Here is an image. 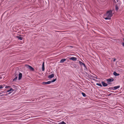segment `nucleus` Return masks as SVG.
Returning a JSON list of instances; mask_svg holds the SVG:
<instances>
[{
    "instance_id": "obj_1",
    "label": "nucleus",
    "mask_w": 124,
    "mask_h": 124,
    "mask_svg": "<svg viewBox=\"0 0 124 124\" xmlns=\"http://www.w3.org/2000/svg\"><path fill=\"white\" fill-rule=\"evenodd\" d=\"M112 16V10H109L107 12L105 15V16L106 17L104 18L106 20L110 19H111V17Z\"/></svg>"
},
{
    "instance_id": "obj_2",
    "label": "nucleus",
    "mask_w": 124,
    "mask_h": 124,
    "mask_svg": "<svg viewBox=\"0 0 124 124\" xmlns=\"http://www.w3.org/2000/svg\"><path fill=\"white\" fill-rule=\"evenodd\" d=\"M26 66L30 70L33 71L34 70V69L31 66L28 65H26Z\"/></svg>"
},
{
    "instance_id": "obj_3",
    "label": "nucleus",
    "mask_w": 124,
    "mask_h": 124,
    "mask_svg": "<svg viewBox=\"0 0 124 124\" xmlns=\"http://www.w3.org/2000/svg\"><path fill=\"white\" fill-rule=\"evenodd\" d=\"M114 81V79L113 78H108L106 79V81L108 82H111Z\"/></svg>"
},
{
    "instance_id": "obj_4",
    "label": "nucleus",
    "mask_w": 124,
    "mask_h": 124,
    "mask_svg": "<svg viewBox=\"0 0 124 124\" xmlns=\"http://www.w3.org/2000/svg\"><path fill=\"white\" fill-rule=\"evenodd\" d=\"M70 60H71L73 61H76L77 60V58L74 57H72L69 59Z\"/></svg>"
},
{
    "instance_id": "obj_5",
    "label": "nucleus",
    "mask_w": 124,
    "mask_h": 124,
    "mask_svg": "<svg viewBox=\"0 0 124 124\" xmlns=\"http://www.w3.org/2000/svg\"><path fill=\"white\" fill-rule=\"evenodd\" d=\"M22 77V74L21 73H20L18 75V79L19 80Z\"/></svg>"
},
{
    "instance_id": "obj_6",
    "label": "nucleus",
    "mask_w": 124,
    "mask_h": 124,
    "mask_svg": "<svg viewBox=\"0 0 124 124\" xmlns=\"http://www.w3.org/2000/svg\"><path fill=\"white\" fill-rule=\"evenodd\" d=\"M101 83L102 85L104 86H107L108 85L106 83L104 82H103V81L102 82H101Z\"/></svg>"
},
{
    "instance_id": "obj_7",
    "label": "nucleus",
    "mask_w": 124,
    "mask_h": 124,
    "mask_svg": "<svg viewBox=\"0 0 124 124\" xmlns=\"http://www.w3.org/2000/svg\"><path fill=\"white\" fill-rule=\"evenodd\" d=\"M14 91V90L13 89H12V88H11L9 90H8L7 91V92H11L8 93L9 94H10L13 91Z\"/></svg>"
},
{
    "instance_id": "obj_8",
    "label": "nucleus",
    "mask_w": 124,
    "mask_h": 124,
    "mask_svg": "<svg viewBox=\"0 0 124 124\" xmlns=\"http://www.w3.org/2000/svg\"><path fill=\"white\" fill-rule=\"evenodd\" d=\"M79 63L80 65L81 66H82L83 65L84 67H85V65L84 63H83V62H81L80 61H79Z\"/></svg>"
},
{
    "instance_id": "obj_9",
    "label": "nucleus",
    "mask_w": 124,
    "mask_h": 124,
    "mask_svg": "<svg viewBox=\"0 0 124 124\" xmlns=\"http://www.w3.org/2000/svg\"><path fill=\"white\" fill-rule=\"evenodd\" d=\"M54 74H52L49 75L48 76V78H51L54 77Z\"/></svg>"
},
{
    "instance_id": "obj_10",
    "label": "nucleus",
    "mask_w": 124,
    "mask_h": 124,
    "mask_svg": "<svg viewBox=\"0 0 124 124\" xmlns=\"http://www.w3.org/2000/svg\"><path fill=\"white\" fill-rule=\"evenodd\" d=\"M44 62H43L42 64V71H44L45 70V66H44Z\"/></svg>"
},
{
    "instance_id": "obj_11",
    "label": "nucleus",
    "mask_w": 124,
    "mask_h": 124,
    "mask_svg": "<svg viewBox=\"0 0 124 124\" xmlns=\"http://www.w3.org/2000/svg\"><path fill=\"white\" fill-rule=\"evenodd\" d=\"M43 83L44 84L46 85L50 84L51 83L50 81H48L47 82H43Z\"/></svg>"
},
{
    "instance_id": "obj_12",
    "label": "nucleus",
    "mask_w": 124,
    "mask_h": 124,
    "mask_svg": "<svg viewBox=\"0 0 124 124\" xmlns=\"http://www.w3.org/2000/svg\"><path fill=\"white\" fill-rule=\"evenodd\" d=\"M21 35L18 36H16L17 39L20 40H21L22 39V38L21 36Z\"/></svg>"
},
{
    "instance_id": "obj_13",
    "label": "nucleus",
    "mask_w": 124,
    "mask_h": 124,
    "mask_svg": "<svg viewBox=\"0 0 124 124\" xmlns=\"http://www.w3.org/2000/svg\"><path fill=\"white\" fill-rule=\"evenodd\" d=\"M66 60V59H61L60 61V62L61 63H63L64 61Z\"/></svg>"
},
{
    "instance_id": "obj_14",
    "label": "nucleus",
    "mask_w": 124,
    "mask_h": 124,
    "mask_svg": "<svg viewBox=\"0 0 124 124\" xmlns=\"http://www.w3.org/2000/svg\"><path fill=\"white\" fill-rule=\"evenodd\" d=\"M114 90H116V89L119 88L120 87V86L119 85L117 86L114 87Z\"/></svg>"
},
{
    "instance_id": "obj_15",
    "label": "nucleus",
    "mask_w": 124,
    "mask_h": 124,
    "mask_svg": "<svg viewBox=\"0 0 124 124\" xmlns=\"http://www.w3.org/2000/svg\"><path fill=\"white\" fill-rule=\"evenodd\" d=\"M113 75L115 76H117L119 75V74H117L116 72H114L113 73Z\"/></svg>"
},
{
    "instance_id": "obj_16",
    "label": "nucleus",
    "mask_w": 124,
    "mask_h": 124,
    "mask_svg": "<svg viewBox=\"0 0 124 124\" xmlns=\"http://www.w3.org/2000/svg\"><path fill=\"white\" fill-rule=\"evenodd\" d=\"M82 94L83 96L84 97H85L86 96V94L82 92Z\"/></svg>"
},
{
    "instance_id": "obj_17",
    "label": "nucleus",
    "mask_w": 124,
    "mask_h": 124,
    "mask_svg": "<svg viewBox=\"0 0 124 124\" xmlns=\"http://www.w3.org/2000/svg\"><path fill=\"white\" fill-rule=\"evenodd\" d=\"M17 75L16 77H15V78L13 79V81H16V79H17Z\"/></svg>"
},
{
    "instance_id": "obj_18",
    "label": "nucleus",
    "mask_w": 124,
    "mask_h": 124,
    "mask_svg": "<svg viewBox=\"0 0 124 124\" xmlns=\"http://www.w3.org/2000/svg\"><path fill=\"white\" fill-rule=\"evenodd\" d=\"M96 85H98V86H100L101 87H102V85L101 84H100L97 83L96 84Z\"/></svg>"
},
{
    "instance_id": "obj_19",
    "label": "nucleus",
    "mask_w": 124,
    "mask_h": 124,
    "mask_svg": "<svg viewBox=\"0 0 124 124\" xmlns=\"http://www.w3.org/2000/svg\"><path fill=\"white\" fill-rule=\"evenodd\" d=\"M59 124H66L63 121H62L59 123Z\"/></svg>"
},
{
    "instance_id": "obj_20",
    "label": "nucleus",
    "mask_w": 124,
    "mask_h": 124,
    "mask_svg": "<svg viewBox=\"0 0 124 124\" xmlns=\"http://www.w3.org/2000/svg\"><path fill=\"white\" fill-rule=\"evenodd\" d=\"M56 79V78H55L54 79H53L52 81H51L50 82H51V83H53V82H54L55 81Z\"/></svg>"
},
{
    "instance_id": "obj_21",
    "label": "nucleus",
    "mask_w": 124,
    "mask_h": 124,
    "mask_svg": "<svg viewBox=\"0 0 124 124\" xmlns=\"http://www.w3.org/2000/svg\"><path fill=\"white\" fill-rule=\"evenodd\" d=\"M118 7L117 6V5H116V11L118 10Z\"/></svg>"
},
{
    "instance_id": "obj_22",
    "label": "nucleus",
    "mask_w": 124,
    "mask_h": 124,
    "mask_svg": "<svg viewBox=\"0 0 124 124\" xmlns=\"http://www.w3.org/2000/svg\"><path fill=\"white\" fill-rule=\"evenodd\" d=\"M2 86L1 85H0V89L2 88L4 86Z\"/></svg>"
},
{
    "instance_id": "obj_23",
    "label": "nucleus",
    "mask_w": 124,
    "mask_h": 124,
    "mask_svg": "<svg viewBox=\"0 0 124 124\" xmlns=\"http://www.w3.org/2000/svg\"><path fill=\"white\" fill-rule=\"evenodd\" d=\"M4 95V94H2V93H0V96H2Z\"/></svg>"
},
{
    "instance_id": "obj_24",
    "label": "nucleus",
    "mask_w": 124,
    "mask_h": 124,
    "mask_svg": "<svg viewBox=\"0 0 124 124\" xmlns=\"http://www.w3.org/2000/svg\"><path fill=\"white\" fill-rule=\"evenodd\" d=\"M109 89L110 90H114V87L109 88Z\"/></svg>"
},
{
    "instance_id": "obj_25",
    "label": "nucleus",
    "mask_w": 124,
    "mask_h": 124,
    "mask_svg": "<svg viewBox=\"0 0 124 124\" xmlns=\"http://www.w3.org/2000/svg\"><path fill=\"white\" fill-rule=\"evenodd\" d=\"M10 87V86H6L5 87V88H9Z\"/></svg>"
},
{
    "instance_id": "obj_26",
    "label": "nucleus",
    "mask_w": 124,
    "mask_h": 124,
    "mask_svg": "<svg viewBox=\"0 0 124 124\" xmlns=\"http://www.w3.org/2000/svg\"><path fill=\"white\" fill-rule=\"evenodd\" d=\"M92 78H95L96 79H97V78H96L95 77H94L93 76H91Z\"/></svg>"
},
{
    "instance_id": "obj_27",
    "label": "nucleus",
    "mask_w": 124,
    "mask_h": 124,
    "mask_svg": "<svg viewBox=\"0 0 124 124\" xmlns=\"http://www.w3.org/2000/svg\"><path fill=\"white\" fill-rule=\"evenodd\" d=\"M116 60V59L114 58L113 60V61L115 62Z\"/></svg>"
},
{
    "instance_id": "obj_28",
    "label": "nucleus",
    "mask_w": 124,
    "mask_h": 124,
    "mask_svg": "<svg viewBox=\"0 0 124 124\" xmlns=\"http://www.w3.org/2000/svg\"><path fill=\"white\" fill-rule=\"evenodd\" d=\"M108 83V84H111V83Z\"/></svg>"
}]
</instances>
